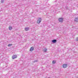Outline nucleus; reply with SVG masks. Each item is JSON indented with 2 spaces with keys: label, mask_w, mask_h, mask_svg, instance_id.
Returning <instances> with one entry per match:
<instances>
[{
  "label": "nucleus",
  "mask_w": 78,
  "mask_h": 78,
  "mask_svg": "<svg viewBox=\"0 0 78 78\" xmlns=\"http://www.w3.org/2000/svg\"><path fill=\"white\" fill-rule=\"evenodd\" d=\"M63 19L64 18H58V20L59 22L62 23V22H63V21H64V20H63Z\"/></svg>",
  "instance_id": "obj_1"
},
{
  "label": "nucleus",
  "mask_w": 78,
  "mask_h": 78,
  "mask_svg": "<svg viewBox=\"0 0 78 78\" xmlns=\"http://www.w3.org/2000/svg\"><path fill=\"white\" fill-rule=\"evenodd\" d=\"M42 21V18H39L38 20H37V23H40L41 22V21Z\"/></svg>",
  "instance_id": "obj_2"
},
{
  "label": "nucleus",
  "mask_w": 78,
  "mask_h": 78,
  "mask_svg": "<svg viewBox=\"0 0 78 78\" xmlns=\"http://www.w3.org/2000/svg\"><path fill=\"white\" fill-rule=\"evenodd\" d=\"M67 65H68V64H63V68H67V67L68 66Z\"/></svg>",
  "instance_id": "obj_3"
},
{
  "label": "nucleus",
  "mask_w": 78,
  "mask_h": 78,
  "mask_svg": "<svg viewBox=\"0 0 78 78\" xmlns=\"http://www.w3.org/2000/svg\"><path fill=\"white\" fill-rule=\"evenodd\" d=\"M17 56L16 55H13L12 56V59H14L17 58Z\"/></svg>",
  "instance_id": "obj_4"
},
{
  "label": "nucleus",
  "mask_w": 78,
  "mask_h": 78,
  "mask_svg": "<svg viewBox=\"0 0 78 78\" xmlns=\"http://www.w3.org/2000/svg\"><path fill=\"white\" fill-rule=\"evenodd\" d=\"M57 42V40L55 39H54L52 40V42L53 43V44H55V43H56Z\"/></svg>",
  "instance_id": "obj_5"
},
{
  "label": "nucleus",
  "mask_w": 78,
  "mask_h": 78,
  "mask_svg": "<svg viewBox=\"0 0 78 78\" xmlns=\"http://www.w3.org/2000/svg\"><path fill=\"white\" fill-rule=\"evenodd\" d=\"M34 49V47H31L30 48V51H33Z\"/></svg>",
  "instance_id": "obj_6"
},
{
  "label": "nucleus",
  "mask_w": 78,
  "mask_h": 78,
  "mask_svg": "<svg viewBox=\"0 0 78 78\" xmlns=\"http://www.w3.org/2000/svg\"><path fill=\"white\" fill-rule=\"evenodd\" d=\"M43 51L44 52H47V48H44L43 50Z\"/></svg>",
  "instance_id": "obj_7"
},
{
  "label": "nucleus",
  "mask_w": 78,
  "mask_h": 78,
  "mask_svg": "<svg viewBox=\"0 0 78 78\" xmlns=\"http://www.w3.org/2000/svg\"><path fill=\"white\" fill-rule=\"evenodd\" d=\"M9 30H11L12 29V27L11 26H9Z\"/></svg>",
  "instance_id": "obj_8"
},
{
  "label": "nucleus",
  "mask_w": 78,
  "mask_h": 78,
  "mask_svg": "<svg viewBox=\"0 0 78 78\" xmlns=\"http://www.w3.org/2000/svg\"><path fill=\"white\" fill-rule=\"evenodd\" d=\"M26 31H28L29 30V28L28 27H26L25 28Z\"/></svg>",
  "instance_id": "obj_9"
},
{
  "label": "nucleus",
  "mask_w": 78,
  "mask_h": 78,
  "mask_svg": "<svg viewBox=\"0 0 78 78\" xmlns=\"http://www.w3.org/2000/svg\"><path fill=\"white\" fill-rule=\"evenodd\" d=\"M75 22H78V18H75Z\"/></svg>",
  "instance_id": "obj_10"
},
{
  "label": "nucleus",
  "mask_w": 78,
  "mask_h": 78,
  "mask_svg": "<svg viewBox=\"0 0 78 78\" xmlns=\"http://www.w3.org/2000/svg\"><path fill=\"white\" fill-rule=\"evenodd\" d=\"M56 62V60H53L52 61V64H55V63Z\"/></svg>",
  "instance_id": "obj_11"
},
{
  "label": "nucleus",
  "mask_w": 78,
  "mask_h": 78,
  "mask_svg": "<svg viewBox=\"0 0 78 78\" xmlns=\"http://www.w3.org/2000/svg\"><path fill=\"white\" fill-rule=\"evenodd\" d=\"M41 27H45V24H44V23H42L41 25Z\"/></svg>",
  "instance_id": "obj_12"
},
{
  "label": "nucleus",
  "mask_w": 78,
  "mask_h": 78,
  "mask_svg": "<svg viewBox=\"0 0 78 78\" xmlns=\"http://www.w3.org/2000/svg\"><path fill=\"white\" fill-rule=\"evenodd\" d=\"M38 62V61H37V60H36L34 61L33 62Z\"/></svg>",
  "instance_id": "obj_13"
},
{
  "label": "nucleus",
  "mask_w": 78,
  "mask_h": 78,
  "mask_svg": "<svg viewBox=\"0 0 78 78\" xmlns=\"http://www.w3.org/2000/svg\"><path fill=\"white\" fill-rule=\"evenodd\" d=\"M12 45V44H9L8 45V47H11Z\"/></svg>",
  "instance_id": "obj_14"
},
{
  "label": "nucleus",
  "mask_w": 78,
  "mask_h": 78,
  "mask_svg": "<svg viewBox=\"0 0 78 78\" xmlns=\"http://www.w3.org/2000/svg\"><path fill=\"white\" fill-rule=\"evenodd\" d=\"M4 2V0H1V2L2 3H3Z\"/></svg>",
  "instance_id": "obj_15"
},
{
  "label": "nucleus",
  "mask_w": 78,
  "mask_h": 78,
  "mask_svg": "<svg viewBox=\"0 0 78 78\" xmlns=\"http://www.w3.org/2000/svg\"><path fill=\"white\" fill-rule=\"evenodd\" d=\"M65 9H68V7H67V6H66L65 7Z\"/></svg>",
  "instance_id": "obj_16"
},
{
  "label": "nucleus",
  "mask_w": 78,
  "mask_h": 78,
  "mask_svg": "<svg viewBox=\"0 0 78 78\" xmlns=\"http://www.w3.org/2000/svg\"><path fill=\"white\" fill-rule=\"evenodd\" d=\"M76 41H78V37H77L76 39Z\"/></svg>",
  "instance_id": "obj_17"
}]
</instances>
